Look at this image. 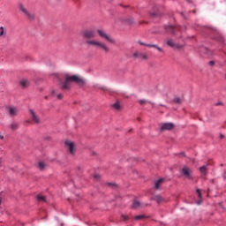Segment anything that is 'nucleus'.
<instances>
[{
	"instance_id": "nucleus-34",
	"label": "nucleus",
	"mask_w": 226,
	"mask_h": 226,
	"mask_svg": "<svg viewBox=\"0 0 226 226\" xmlns=\"http://www.w3.org/2000/svg\"><path fill=\"white\" fill-rule=\"evenodd\" d=\"M209 64H210V66H215V61H213V60L210 61V62H209Z\"/></svg>"
},
{
	"instance_id": "nucleus-27",
	"label": "nucleus",
	"mask_w": 226,
	"mask_h": 226,
	"mask_svg": "<svg viewBox=\"0 0 226 226\" xmlns=\"http://www.w3.org/2000/svg\"><path fill=\"white\" fill-rule=\"evenodd\" d=\"M196 193L198 194V199H202V193L200 189H197Z\"/></svg>"
},
{
	"instance_id": "nucleus-33",
	"label": "nucleus",
	"mask_w": 226,
	"mask_h": 226,
	"mask_svg": "<svg viewBox=\"0 0 226 226\" xmlns=\"http://www.w3.org/2000/svg\"><path fill=\"white\" fill-rule=\"evenodd\" d=\"M144 103H146V100H144V99L139 100V104L140 105H144Z\"/></svg>"
},
{
	"instance_id": "nucleus-42",
	"label": "nucleus",
	"mask_w": 226,
	"mask_h": 226,
	"mask_svg": "<svg viewBox=\"0 0 226 226\" xmlns=\"http://www.w3.org/2000/svg\"><path fill=\"white\" fill-rule=\"evenodd\" d=\"M197 204H200V201H198Z\"/></svg>"
},
{
	"instance_id": "nucleus-36",
	"label": "nucleus",
	"mask_w": 226,
	"mask_h": 226,
	"mask_svg": "<svg viewBox=\"0 0 226 226\" xmlns=\"http://www.w3.org/2000/svg\"><path fill=\"white\" fill-rule=\"evenodd\" d=\"M95 179L100 178V175H94Z\"/></svg>"
},
{
	"instance_id": "nucleus-31",
	"label": "nucleus",
	"mask_w": 226,
	"mask_h": 226,
	"mask_svg": "<svg viewBox=\"0 0 226 226\" xmlns=\"http://www.w3.org/2000/svg\"><path fill=\"white\" fill-rule=\"evenodd\" d=\"M139 45H144L145 47H147V45H152V44H147V43H145L143 41H139Z\"/></svg>"
},
{
	"instance_id": "nucleus-35",
	"label": "nucleus",
	"mask_w": 226,
	"mask_h": 226,
	"mask_svg": "<svg viewBox=\"0 0 226 226\" xmlns=\"http://www.w3.org/2000/svg\"><path fill=\"white\" fill-rule=\"evenodd\" d=\"M178 156H185V152H181L178 154Z\"/></svg>"
},
{
	"instance_id": "nucleus-17",
	"label": "nucleus",
	"mask_w": 226,
	"mask_h": 226,
	"mask_svg": "<svg viewBox=\"0 0 226 226\" xmlns=\"http://www.w3.org/2000/svg\"><path fill=\"white\" fill-rule=\"evenodd\" d=\"M100 49H102V50H105V52H109V47H107V45H105V43L103 42H99V46Z\"/></svg>"
},
{
	"instance_id": "nucleus-29",
	"label": "nucleus",
	"mask_w": 226,
	"mask_h": 226,
	"mask_svg": "<svg viewBox=\"0 0 226 226\" xmlns=\"http://www.w3.org/2000/svg\"><path fill=\"white\" fill-rule=\"evenodd\" d=\"M175 103H181V98L177 97L174 99Z\"/></svg>"
},
{
	"instance_id": "nucleus-20",
	"label": "nucleus",
	"mask_w": 226,
	"mask_h": 226,
	"mask_svg": "<svg viewBox=\"0 0 226 226\" xmlns=\"http://www.w3.org/2000/svg\"><path fill=\"white\" fill-rule=\"evenodd\" d=\"M147 47L149 48H154L156 49L157 50H159V52H163V49L159 47L158 44H152V45H147Z\"/></svg>"
},
{
	"instance_id": "nucleus-32",
	"label": "nucleus",
	"mask_w": 226,
	"mask_h": 226,
	"mask_svg": "<svg viewBox=\"0 0 226 226\" xmlns=\"http://www.w3.org/2000/svg\"><path fill=\"white\" fill-rule=\"evenodd\" d=\"M176 49H183V45L175 44Z\"/></svg>"
},
{
	"instance_id": "nucleus-41",
	"label": "nucleus",
	"mask_w": 226,
	"mask_h": 226,
	"mask_svg": "<svg viewBox=\"0 0 226 226\" xmlns=\"http://www.w3.org/2000/svg\"><path fill=\"white\" fill-rule=\"evenodd\" d=\"M102 89H103L105 91L106 88L105 87H102Z\"/></svg>"
},
{
	"instance_id": "nucleus-30",
	"label": "nucleus",
	"mask_w": 226,
	"mask_h": 226,
	"mask_svg": "<svg viewBox=\"0 0 226 226\" xmlns=\"http://www.w3.org/2000/svg\"><path fill=\"white\" fill-rule=\"evenodd\" d=\"M122 220H124V222H127L128 215H122Z\"/></svg>"
},
{
	"instance_id": "nucleus-16",
	"label": "nucleus",
	"mask_w": 226,
	"mask_h": 226,
	"mask_svg": "<svg viewBox=\"0 0 226 226\" xmlns=\"http://www.w3.org/2000/svg\"><path fill=\"white\" fill-rule=\"evenodd\" d=\"M134 57H138V59H147V56L142 54V53H134Z\"/></svg>"
},
{
	"instance_id": "nucleus-21",
	"label": "nucleus",
	"mask_w": 226,
	"mask_h": 226,
	"mask_svg": "<svg viewBox=\"0 0 226 226\" xmlns=\"http://www.w3.org/2000/svg\"><path fill=\"white\" fill-rule=\"evenodd\" d=\"M167 45H169V47H172V49L176 48V43L174 42V41L172 39L168 40Z\"/></svg>"
},
{
	"instance_id": "nucleus-14",
	"label": "nucleus",
	"mask_w": 226,
	"mask_h": 226,
	"mask_svg": "<svg viewBox=\"0 0 226 226\" xmlns=\"http://www.w3.org/2000/svg\"><path fill=\"white\" fill-rule=\"evenodd\" d=\"M86 43H87V45H94V47H99V45H100V41H98L87 40Z\"/></svg>"
},
{
	"instance_id": "nucleus-8",
	"label": "nucleus",
	"mask_w": 226,
	"mask_h": 226,
	"mask_svg": "<svg viewBox=\"0 0 226 226\" xmlns=\"http://www.w3.org/2000/svg\"><path fill=\"white\" fill-rule=\"evenodd\" d=\"M29 112L32 116V120L34 121V123H36L38 124L40 123V117H38L36 115V112H34V110L33 109H29Z\"/></svg>"
},
{
	"instance_id": "nucleus-4",
	"label": "nucleus",
	"mask_w": 226,
	"mask_h": 226,
	"mask_svg": "<svg viewBox=\"0 0 226 226\" xmlns=\"http://www.w3.org/2000/svg\"><path fill=\"white\" fill-rule=\"evenodd\" d=\"M183 175L187 177V179H193L192 176V169L188 168L187 166H184L182 169Z\"/></svg>"
},
{
	"instance_id": "nucleus-12",
	"label": "nucleus",
	"mask_w": 226,
	"mask_h": 226,
	"mask_svg": "<svg viewBox=\"0 0 226 226\" xmlns=\"http://www.w3.org/2000/svg\"><path fill=\"white\" fill-rule=\"evenodd\" d=\"M153 200H155V202H157V204H162V202H165V199L160 195H155L153 198Z\"/></svg>"
},
{
	"instance_id": "nucleus-3",
	"label": "nucleus",
	"mask_w": 226,
	"mask_h": 226,
	"mask_svg": "<svg viewBox=\"0 0 226 226\" xmlns=\"http://www.w3.org/2000/svg\"><path fill=\"white\" fill-rule=\"evenodd\" d=\"M96 37V32L94 30H85L83 32V38L86 40H91V38Z\"/></svg>"
},
{
	"instance_id": "nucleus-38",
	"label": "nucleus",
	"mask_w": 226,
	"mask_h": 226,
	"mask_svg": "<svg viewBox=\"0 0 226 226\" xmlns=\"http://www.w3.org/2000/svg\"><path fill=\"white\" fill-rule=\"evenodd\" d=\"M223 103L222 102H217L215 105L218 106V105H222Z\"/></svg>"
},
{
	"instance_id": "nucleus-6",
	"label": "nucleus",
	"mask_w": 226,
	"mask_h": 226,
	"mask_svg": "<svg viewBox=\"0 0 226 226\" xmlns=\"http://www.w3.org/2000/svg\"><path fill=\"white\" fill-rule=\"evenodd\" d=\"M97 33H99L101 38H105V40L110 43H114V40L110 38L103 30H97Z\"/></svg>"
},
{
	"instance_id": "nucleus-10",
	"label": "nucleus",
	"mask_w": 226,
	"mask_h": 226,
	"mask_svg": "<svg viewBox=\"0 0 226 226\" xmlns=\"http://www.w3.org/2000/svg\"><path fill=\"white\" fill-rule=\"evenodd\" d=\"M139 207H144V203H140V201L137 200H133L132 201V208L137 209Z\"/></svg>"
},
{
	"instance_id": "nucleus-26",
	"label": "nucleus",
	"mask_w": 226,
	"mask_h": 226,
	"mask_svg": "<svg viewBox=\"0 0 226 226\" xmlns=\"http://www.w3.org/2000/svg\"><path fill=\"white\" fill-rule=\"evenodd\" d=\"M39 168H40L41 170H43V169H45V162H39Z\"/></svg>"
},
{
	"instance_id": "nucleus-13",
	"label": "nucleus",
	"mask_w": 226,
	"mask_h": 226,
	"mask_svg": "<svg viewBox=\"0 0 226 226\" xmlns=\"http://www.w3.org/2000/svg\"><path fill=\"white\" fill-rule=\"evenodd\" d=\"M9 113H10V116L14 117V116H17V114H19V109L16 107L10 108Z\"/></svg>"
},
{
	"instance_id": "nucleus-18",
	"label": "nucleus",
	"mask_w": 226,
	"mask_h": 226,
	"mask_svg": "<svg viewBox=\"0 0 226 226\" xmlns=\"http://www.w3.org/2000/svg\"><path fill=\"white\" fill-rule=\"evenodd\" d=\"M200 172L203 174V176L207 175V166H201L200 167Z\"/></svg>"
},
{
	"instance_id": "nucleus-11",
	"label": "nucleus",
	"mask_w": 226,
	"mask_h": 226,
	"mask_svg": "<svg viewBox=\"0 0 226 226\" xmlns=\"http://www.w3.org/2000/svg\"><path fill=\"white\" fill-rule=\"evenodd\" d=\"M19 84L23 89L29 87V80L23 79L19 81Z\"/></svg>"
},
{
	"instance_id": "nucleus-15",
	"label": "nucleus",
	"mask_w": 226,
	"mask_h": 226,
	"mask_svg": "<svg viewBox=\"0 0 226 226\" xmlns=\"http://www.w3.org/2000/svg\"><path fill=\"white\" fill-rule=\"evenodd\" d=\"M163 181H165V179H163V178H159L157 181H155V183H154L155 190H160V185H162V183H163Z\"/></svg>"
},
{
	"instance_id": "nucleus-24",
	"label": "nucleus",
	"mask_w": 226,
	"mask_h": 226,
	"mask_svg": "<svg viewBox=\"0 0 226 226\" xmlns=\"http://www.w3.org/2000/svg\"><path fill=\"white\" fill-rule=\"evenodd\" d=\"M144 218H147L145 215H137L134 217V220H144Z\"/></svg>"
},
{
	"instance_id": "nucleus-7",
	"label": "nucleus",
	"mask_w": 226,
	"mask_h": 226,
	"mask_svg": "<svg viewBox=\"0 0 226 226\" xmlns=\"http://www.w3.org/2000/svg\"><path fill=\"white\" fill-rule=\"evenodd\" d=\"M165 130H174V124L173 123H165L161 127V132H165Z\"/></svg>"
},
{
	"instance_id": "nucleus-25",
	"label": "nucleus",
	"mask_w": 226,
	"mask_h": 226,
	"mask_svg": "<svg viewBox=\"0 0 226 226\" xmlns=\"http://www.w3.org/2000/svg\"><path fill=\"white\" fill-rule=\"evenodd\" d=\"M113 108L116 109L117 110H119V109H121V106L119 105V102H115L113 104Z\"/></svg>"
},
{
	"instance_id": "nucleus-28",
	"label": "nucleus",
	"mask_w": 226,
	"mask_h": 226,
	"mask_svg": "<svg viewBox=\"0 0 226 226\" xmlns=\"http://www.w3.org/2000/svg\"><path fill=\"white\" fill-rule=\"evenodd\" d=\"M4 34V27L1 26L0 27V36H3Z\"/></svg>"
},
{
	"instance_id": "nucleus-22",
	"label": "nucleus",
	"mask_w": 226,
	"mask_h": 226,
	"mask_svg": "<svg viewBox=\"0 0 226 226\" xmlns=\"http://www.w3.org/2000/svg\"><path fill=\"white\" fill-rule=\"evenodd\" d=\"M37 200L45 202L47 200V197L42 196L41 194L37 195Z\"/></svg>"
},
{
	"instance_id": "nucleus-40",
	"label": "nucleus",
	"mask_w": 226,
	"mask_h": 226,
	"mask_svg": "<svg viewBox=\"0 0 226 226\" xmlns=\"http://www.w3.org/2000/svg\"><path fill=\"white\" fill-rule=\"evenodd\" d=\"M108 185L110 186V185H112V183H109Z\"/></svg>"
},
{
	"instance_id": "nucleus-37",
	"label": "nucleus",
	"mask_w": 226,
	"mask_h": 226,
	"mask_svg": "<svg viewBox=\"0 0 226 226\" xmlns=\"http://www.w3.org/2000/svg\"><path fill=\"white\" fill-rule=\"evenodd\" d=\"M152 17H156V13L153 12L151 13Z\"/></svg>"
},
{
	"instance_id": "nucleus-2",
	"label": "nucleus",
	"mask_w": 226,
	"mask_h": 226,
	"mask_svg": "<svg viewBox=\"0 0 226 226\" xmlns=\"http://www.w3.org/2000/svg\"><path fill=\"white\" fill-rule=\"evenodd\" d=\"M18 8H19V11H22V13H24L25 15H26V17H27L30 20H34V14L29 13V11H27V9H26V7L24 6V4H19L18 5Z\"/></svg>"
},
{
	"instance_id": "nucleus-39",
	"label": "nucleus",
	"mask_w": 226,
	"mask_h": 226,
	"mask_svg": "<svg viewBox=\"0 0 226 226\" xmlns=\"http://www.w3.org/2000/svg\"><path fill=\"white\" fill-rule=\"evenodd\" d=\"M221 43H223V39L221 40Z\"/></svg>"
},
{
	"instance_id": "nucleus-1",
	"label": "nucleus",
	"mask_w": 226,
	"mask_h": 226,
	"mask_svg": "<svg viewBox=\"0 0 226 226\" xmlns=\"http://www.w3.org/2000/svg\"><path fill=\"white\" fill-rule=\"evenodd\" d=\"M72 82H75L79 86H84V79L76 75L69 76L65 79V81L62 85V89L70 91L72 89Z\"/></svg>"
},
{
	"instance_id": "nucleus-43",
	"label": "nucleus",
	"mask_w": 226,
	"mask_h": 226,
	"mask_svg": "<svg viewBox=\"0 0 226 226\" xmlns=\"http://www.w3.org/2000/svg\"><path fill=\"white\" fill-rule=\"evenodd\" d=\"M0 204H1V200H0Z\"/></svg>"
},
{
	"instance_id": "nucleus-19",
	"label": "nucleus",
	"mask_w": 226,
	"mask_h": 226,
	"mask_svg": "<svg viewBox=\"0 0 226 226\" xmlns=\"http://www.w3.org/2000/svg\"><path fill=\"white\" fill-rule=\"evenodd\" d=\"M51 94H52V96H56V98H58V100H63V94H57L56 90H52Z\"/></svg>"
},
{
	"instance_id": "nucleus-5",
	"label": "nucleus",
	"mask_w": 226,
	"mask_h": 226,
	"mask_svg": "<svg viewBox=\"0 0 226 226\" xmlns=\"http://www.w3.org/2000/svg\"><path fill=\"white\" fill-rule=\"evenodd\" d=\"M65 146L69 147V151L71 154H75L76 148H75V143L73 141H68V140L65 141Z\"/></svg>"
},
{
	"instance_id": "nucleus-9",
	"label": "nucleus",
	"mask_w": 226,
	"mask_h": 226,
	"mask_svg": "<svg viewBox=\"0 0 226 226\" xmlns=\"http://www.w3.org/2000/svg\"><path fill=\"white\" fill-rule=\"evenodd\" d=\"M164 29L167 33H170V34H174V31H175V27L174 26L170 25V24H168V25H165L164 26Z\"/></svg>"
},
{
	"instance_id": "nucleus-23",
	"label": "nucleus",
	"mask_w": 226,
	"mask_h": 226,
	"mask_svg": "<svg viewBox=\"0 0 226 226\" xmlns=\"http://www.w3.org/2000/svg\"><path fill=\"white\" fill-rule=\"evenodd\" d=\"M10 128H11V130H17V128H19V124H17V123H12V124L10 125Z\"/></svg>"
}]
</instances>
